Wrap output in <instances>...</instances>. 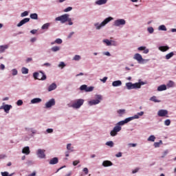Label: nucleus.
Segmentation results:
<instances>
[{
	"label": "nucleus",
	"instance_id": "9d476101",
	"mask_svg": "<svg viewBox=\"0 0 176 176\" xmlns=\"http://www.w3.org/2000/svg\"><path fill=\"white\" fill-rule=\"evenodd\" d=\"M54 105H56V100H54V98H52L46 102L45 107L46 108H52V107H53Z\"/></svg>",
	"mask_w": 176,
	"mask_h": 176
},
{
	"label": "nucleus",
	"instance_id": "72a5a7b5",
	"mask_svg": "<svg viewBox=\"0 0 176 176\" xmlns=\"http://www.w3.org/2000/svg\"><path fill=\"white\" fill-rule=\"evenodd\" d=\"M150 101H153V102H160V100H157L156 96L151 97Z\"/></svg>",
	"mask_w": 176,
	"mask_h": 176
},
{
	"label": "nucleus",
	"instance_id": "393cba45",
	"mask_svg": "<svg viewBox=\"0 0 176 176\" xmlns=\"http://www.w3.org/2000/svg\"><path fill=\"white\" fill-rule=\"evenodd\" d=\"M108 0H98L96 1V5H105Z\"/></svg>",
	"mask_w": 176,
	"mask_h": 176
},
{
	"label": "nucleus",
	"instance_id": "c03bdc74",
	"mask_svg": "<svg viewBox=\"0 0 176 176\" xmlns=\"http://www.w3.org/2000/svg\"><path fill=\"white\" fill-rule=\"evenodd\" d=\"M73 60H74V61H79V60H80V56H79V55H76V56L74 57Z\"/></svg>",
	"mask_w": 176,
	"mask_h": 176
},
{
	"label": "nucleus",
	"instance_id": "ea45409f",
	"mask_svg": "<svg viewBox=\"0 0 176 176\" xmlns=\"http://www.w3.org/2000/svg\"><path fill=\"white\" fill-rule=\"evenodd\" d=\"M168 87H174V82L172 80H170L167 84Z\"/></svg>",
	"mask_w": 176,
	"mask_h": 176
},
{
	"label": "nucleus",
	"instance_id": "cd10ccee",
	"mask_svg": "<svg viewBox=\"0 0 176 176\" xmlns=\"http://www.w3.org/2000/svg\"><path fill=\"white\" fill-rule=\"evenodd\" d=\"M174 56V52H170L169 54H166L165 56L166 60H170L171 57Z\"/></svg>",
	"mask_w": 176,
	"mask_h": 176
},
{
	"label": "nucleus",
	"instance_id": "f8f14e48",
	"mask_svg": "<svg viewBox=\"0 0 176 176\" xmlns=\"http://www.w3.org/2000/svg\"><path fill=\"white\" fill-rule=\"evenodd\" d=\"M37 155L40 159H45V150L43 149H38L37 151Z\"/></svg>",
	"mask_w": 176,
	"mask_h": 176
},
{
	"label": "nucleus",
	"instance_id": "4468645a",
	"mask_svg": "<svg viewBox=\"0 0 176 176\" xmlns=\"http://www.w3.org/2000/svg\"><path fill=\"white\" fill-rule=\"evenodd\" d=\"M30 21V18H25L23 20H21L18 24L17 27H21V25H24L26 23H28Z\"/></svg>",
	"mask_w": 176,
	"mask_h": 176
},
{
	"label": "nucleus",
	"instance_id": "13d9d810",
	"mask_svg": "<svg viewBox=\"0 0 176 176\" xmlns=\"http://www.w3.org/2000/svg\"><path fill=\"white\" fill-rule=\"evenodd\" d=\"M67 21L69 22V25H72V24H74V23H72V19L69 17L67 18Z\"/></svg>",
	"mask_w": 176,
	"mask_h": 176
},
{
	"label": "nucleus",
	"instance_id": "ddd939ff",
	"mask_svg": "<svg viewBox=\"0 0 176 176\" xmlns=\"http://www.w3.org/2000/svg\"><path fill=\"white\" fill-rule=\"evenodd\" d=\"M10 108H12V105L5 104L0 107V109H4L6 113H9V111H10Z\"/></svg>",
	"mask_w": 176,
	"mask_h": 176
},
{
	"label": "nucleus",
	"instance_id": "09e8293b",
	"mask_svg": "<svg viewBox=\"0 0 176 176\" xmlns=\"http://www.w3.org/2000/svg\"><path fill=\"white\" fill-rule=\"evenodd\" d=\"M140 118V116L138 115H135L133 117H129L128 118V119H131V120H133V119H139Z\"/></svg>",
	"mask_w": 176,
	"mask_h": 176
},
{
	"label": "nucleus",
	"instance_id": "f257e3e1",
	"mask_svg": "<svg viewBox=\"0 0 176 176\" xmlns=\"http://www.w3.org/2000/svg\"><path fill=\"white\" fill-rule=\"evenodd\" d=\"M33 77L34 79H38V80H46V75L42 72H34L33 74Z\"/></svg>",
	"mask_w": 176,
	"mask_h": 176
},
{
	"label": "nucleus",
	"instance_id": "0e129e2a",
	"mask_svg": "<svg viewBox=\"0 0 176 176\" xmlns=\"http://www.w3.org/2000/svg\"><path fill=\"white\" fill-rule=\"evenodd\" d=\"M116 157H122V153H118L116 155Z\"/></svg>",
	"mask_w": 176,
	"mask_h": 176
},
{
	"label": "nucleus",
	"instance_id": "6ab92c4d",
	"mask_svg": "<svg viewBox=\"0 0 176 176\" xmlns=\"http://www.w3.org/2000/svg\"><path fill=\"white\" fill-rule=\"evenodd\" d=\"M30 152L31 151H30L29 146H26V147L23 148L22 150V153H25V155H30Z\"/></svg>",
	"mask_w": 176,
	"mask_h": 176
},
{
	"label": "nucleus",
	"instance_id": "e2e57ef3",
	"mask_svg": "<svg viewBox=\"0 0 176 176\" xmlns=\"http://www.w3.org/2000/svg\"><path fill=\"white\" fill-rule=\"evenodd\" d=\"M52 132H53V129H47V133H52Z\"/></svg>",
	"mask_w": 176,
	"mask_h": 176
},
{
	"label": "nucleus",
	"instance_id": "6e6552de",
	"mask_svg": "<svg viewBox=\"0 0 176 176\" xmlns=\"http://www.w3.org/2000/svg\"><path fill=\"white\" fill-rule=\"evenodd\" d=\"M126 21L124 19H117L114 21L113 25L115 27H120V25H124Z\"/></svg>",
	"mask_w": 176,
	"mask_h": 176
},
{
	"label": "nucleus",
	"instance_id": "69168bd1",
	"mask_svg": "<svg viewBox=\"0 0 176 176\" xmlns=\"http://www.w3.org/2000/svg\"><path fill=\"white\" fill-rule=\"evenodd\" d=\"M50 65H50V63H44V64H43V66H44V67H50Z\"/></svg>",
	"mask_w": 176,
	"mask_h": 176
},
{
	"label": "nucleus",
	"instance_id": "aec40b11",
	"mask_svg": "<svg viewBox=\"0 0 176 176\" xmlns=\"http://www.w3.org/2000/svg\"><path fill=\"white\" fill-rule=\"evenodd\" d=\"M42 101V99L39 98H34L31 100L32 104H38Z\"/></svg>",
	"mask_w": 176,
	"mask_h": 176
},
{
	"label": "nucleus",
	"instance_id": "8fccbe9b",
	"mask_svg": "<svg viewBox=\"0 0 176 176\" xmlns=\"http://www.w3.org/2000/svg\"><path fill=\"white\" fill-rule=\"evenodd\" d=\"M12 72L13 76H16V75H17V74H18L17 69H13L12 70Z\"/></svg>",
	"mask_w": 176,
	"mask_h": 176
},
{
	"label": "nucleus",
	"instance_id": "2eb2a0df",
	"mask_svg": "<svg viewBox=\"0 0 176 176\" xmlns=\"http://www.w3.org/2000/svg\"><path fill=\"white\" fill-rule=\"evenodd\" d=\"M138 50H139L140 52H142L143 50V53L144 54H148L149 53V50L146 49V47H144V46L139 47L138 48Z\"/></svg>",
	"mask_w": 176,
	"mask_h": 176
},
{
	"label": "nucleus",
	"instance_id": "1a4fd4ad",
	"mask_svg": "<svg viewBox=\"0 0 176 176\" xmlns=\"http://www.w3.org/2000/svg\"><path fill=\"white\" fill-rule=\"evenodd\" d=\"M97 98L98 99L89 101V105H97V104H100V100H102V97L101 96L98 95L97 96Z\"/></svg>",
	"mask_w": 176,
	"mask_h": 176
},
{
	"label": "nucleus",
	"instance_id": "680f3d73",
	"mask_svg": "<svg viewBox=\"0 0 176 176\" xmlns=\"http://www.w3.org/2000/svg\"><path fill=\"white\" fill-rule=\"evenodd\" d=\"M38 30H31L30 31V32H31V34H32L33 35H34V34H36V32H37Z\"/></svg>",
	"mask_w": 176,
	"mask_h": 176
},
{
	"label": "nucleus",
	"instance_id": "5fc2aeb1",
	"mask_svg": "<svg viewBox=\"0 0 176 176\" xmlns=\"http://www.w3.org/2000/svg\"><path fill=\"white\" fill-rule=\"evenodd\" d=\"M148 31L149 34H153V31H154L153 28L152 27L148 28Z\"/></svg>",
	"mask_w": 176,
	"mask_h": 176
},
{
	"label": "nucleus",
	"instance_id": "39448f33",
	"mask_svg": "<svg viewBox=\"0 0 176 176\" xmlns=\"http://www.w3.org/2000/svg\"><path fill=\"white\" fill-rule=\"evenodd\" d=\"M122 130V126H115L113 129V130L110 132V135L111 137H115L116 135H118V133Z\"/></svg>",
	"mask_w": 176,
	"mask_h": 176
},
{
	"label": "nucleus",
	"instance_id": "37998d69",
	"mask_svg": "<svg viewBox=\"0 0 176 176\" xmlns=\"http://www.w3.org/2000/svg\"><path fill=\"white\" fill-rule=\"evenodd\" d=\"M86 89H87V85H82L80 87V90H82V91L85 90V91H86Z\"/></svg>",
	"mask_w": 176,
	"mask_h": 176
},
{
	"label": "nucleus",
	"instance_id": "864d4df0",
	"mask_svg": "<svg viewBox=\"0 0 176 176\" xmlns=\"http://www.w3.org/2000/svg\"><path fill=\"white\" fill-rule=\"evenodd\" d=\"M128 146H129V148H135V146H137V144L129 143Z\"/></svg>",
	"mask_w": 176,
	"mask_h": 176
},
{
	"label": "nucleus",
	"instance_id": "774afa93",
	"mask_svg": "<svg viewBox=\"0 0 176 176\" xmlns=\"http://www.w3.org/2000/svg\"><path fill=\"white\" fill-rule=\"evenodd\" d=\"M36 175V172H33L32 174L29 175L28 176H35Z\"/></svg>",
	"mask_w": 176,
	"mask_h": 176
},
{
	"label": "nucleus",
	"instance_id": "3c124183",
	"mask_svg": "<svg viewBox=\"0 0 176 176\" xmlns=\"http://www.w3.org/2000/svg\"><path fill=\"white\" fill-rule=\"evenodd\" d=\"M26 16H28V12L27 11L22 12L21 14V17H25Z\"/></svg>",
	"mask_w": 176,
	"mask_h": 176
},
{
	"label": "nucleus",
	"instance_id": "f3484780",
	"mask_svg": "<svg viewBox=\"0 0 176 176\" xmlns=\"http://www.w3.org/2000/svg\"><path fill=\"white\" fill-rule=\"evenodd\" d=\"M57 89V85L56 83H52L48 87V91H52V90H56Z\"/></svg>",
	"mask_w": 176,
	"mask_h": 176
},
{
	"label": "nucleus",
	"instance_id": "20e7f679",
	"mask_svg": "<svg viewBox=\"0 0 176 176\" xmlns=\"http://www.w3.org/2000/svg\"><path fill=\"white\" fill-rule=\"evenodd\" d=\"M85 100L83 99H78L74 101V102L72 104V108H75L76 109H79L81 106L83 105Z\"/></svg>",
	"mask_w": 176,
	"mask_h": 176
},
{
	"label": "nucleus",
	"instance_id": "c9c22d12",
	"mask_svg": "<svg viewBox=\"0 0 176 176\" xmlns=\"http://www.w3.org/2000/svg\"><path fill=\"white\" fill-rule=\"evenodd\" d=\"M103 43H106L107 46H111L112 45V43H111V41H109L108 39L103 40Z\"/></svg>",
	"mask_w": 176,
	"mask_h": 176
},
{
	"label": "nucleus",
	"instance_id": "79ce46f5",
	"mask_svg": "<svg viewBox=\"0 0 176 176\" xmlns=\"http://www.w3.org/2000/svg\"><path fill=\"white\" fill-rule=\"evenodd\" d=\"M51 50L52 52H58V50H60V47H57V46L53 47H52Z\"/></svg>",
	"mask_w": 176,
	"mask_h": 176
},
{
	"label": "nucleus",
	"instance_id": "603ef678",
	"mask_svg": "<svg viewBox=\"0 0 176 176\" xmlns=\"http://www.w3.org/2000/svg\"><path fill=\"white\" fill-rule=\"evenodd\" d=\"M59 68H64L65 67V63L64 62H60V64L58 65Z\"/></svg>",
	"mask_w": 176,
	"mask_h": 176
},
{
	"label": "nucleus",
	"instance_id": "6e6d98bb",
	"mask_svg": "<svg viewBox=\"0 0 176 176\" xmlns=\"http://www.w3.org/2000/svg\"><path fill=\"white\" fill-rule=\"evenodd\" d=\"M71 10H72V7H68L66 9L64 10V12H71Z\"/></svg>",
	"mask_w": 176,
	"mask_h": 176
},
{
	"label": "nucleus",
	"instance_id": "4d7b16f0",
	"mask_svg": "<svg viewBox=\"0 0 176 176\" xmlns=\"http://www.w3.org/2000/svg\"><path fill=\"white\" fill-rule=\"evenodd\" d=\"M79 163H80V162L79 160H75L73 162V165L78 166V164H79Z\"/></svg>",
	"mask_w": 176,
	"mask_h": 176
},
{
	"label": "nucleus",
	"instance_id": "a211bd4d",
	"mask_svg": "<svg viewBox=\"0 0 176 176\" xmlns=\"http://www.w3.org/2000/svg\"><path fill=\"white\" fill-rule=\"evenodd\" d=\"M112 164H113L112 162L111 161H108V160L104 161L102 162V166L104 167H109V166H112Z\"/></svg>",
	"mask_w": 176,
	"mask_h": 176
},
{
	"label": "nucleus",
	"instance_id": "5701e85b",
	"mask_svg": "<svg viewBox=\"0 0 176 176\" xmlns=\"http://www.w3.org/2000/svg\"><path fill=\"white\" fill-rule=\"evenodd\" d=\"M126 86L128 90H132L133 89H134V85L132 82H126Z\"/></svg>",
	"mask_w": 176,
	"mask_h": 176
},
{
	"label": "nucleus",
	"instance_id": "bf43d9fd",
	"mask_svg": "<svg viewBox=\"0 0 176 176\" xmlns=\"http://www.w3.org/2000/svg\"><path fill=\"white\" fill-rule=\"evenodd\" d=\"M83 171L86 175H87V174H89V169L87 168H84Z\"/></svg>",
	"mask_w": 176,
	"mask_h": 176
},
{
	"label": "nucleus",
	"instance_id": "58836bf2",
	"mask_svg": "<svg viewBox=\"0 0 176 176\" xmlns=\"http://www.w3.org/2000/svg\"><path fill=\"white\" fill-rule=\"evenodd\" d=\"M21 72H22V74H28V69H27V68H25V67H23V68L21 69Z\"/></svg>",
	"mask_w": 176,
	"mask_h": 176
},
{
	"label": "nucleus",
	"instance_id": "9b49d317",
	"mask_svg": "<svg viewBox=\"0 0 176 176\" xmlns=\"http://www.w3.org/2000/svg\"><path fill=\"white\" fill-rule=\"evenodd\" d=\"M129 122H131V118H126L124 120L118 122L116 126H118L120 127L121 126H124L126 123H129Z\"/></svg>",
	"mask_w": 176,
	"mask_h": 176
},
{
	"label": "nucleus",
	"instance_id": "473e14b6",
	"mask_svg": "<svg viewBox=\"0 0 176 176\" xmlns=\"http://www.w3.org/2000/svg\"><path fill=\"white\" fill-rule=\"evenodd\" d=\"M118 113H119V115L120 116H122V115H124V113H126V110L125 109H120V110H118Z\"/></svg>",
	"mask_w": 176,
	"mask_h": 176
},
{
	"label": "nucleus",
	"instance_id": "4c0bfd02",
	"mask_svg": "<svg viewBox=\"0 0 176 176\" xmlns=\"http://www.w3.org/2000/svg\"><path fill=\"white\" fill-rule=\"evenodd\" d=\"M106 145H107V146H110V148H113V142L112 141H109L106 142Z\"/></svg>",
	"mask_w": 176,
	"mask_h": 176
},
{
	"label": "nucleus",
	"instance_id": "c85d7f7f",
	"mask_svg": "<svg viewBox=\"0 0 176 176\" xmlns=\"http://www.w3.org/2000/svg\"><path fill=\"white\" fill-rule=\"evenodd\" d=\"M30 18L32 19V20H38V14L36 13L31 14Z\"/></svg>",
	"mask_w": 176,
	"mask_h": 176
},
{
	"label": "nucleus",
	"instance_id": "e433bc0d",
	"mask_svg": "<svg viewBox=\"0 0 176 176\" xmlns=\"http://www.w3.org/2000/svg\"><path fill=\"white\" fill-rule=\"evenodd\" d=\"M159 30L160 31H167V28H166V25H162L159 27Z\"/></svg>",
	"mask_w": 176,
	"mask_h": 176
},
{
	"label": "nucleus",
	"instance_id": "b1692460",
	"mask_svg": "<svg viewBox=\"0 0 176 176\" xmlns=\"http://www.w3.org/2000/svg\"><path fill=\"white\" fill-rule=\"evenodd\" d=\"M170 49V47L168 46H161L159 47V50H160L161 52H167V50H168Z\"/></svg>",
	"mask_w": 176,
	"mask_h": 176
},
{
	"label": "nucleus",
	"instance_id": "338daca9",
	"mask_svg": "<svg viewBox=\"0 0 176 176\" xmlns=\"http://www.w3.org/2000/svg\"><path fill=\"white\" fill-rule=\"evenodd\" d=\"M32 60V58H28L26 59V63H30V61Z\"/></svg>",
	"mask_w": 176,
	"mask_h": 176
},
{
	"label": "nucleus",
	"instance_id": "2f4dec72",
	"mask_svg": "<svg viewBox=\"0 0 176 176\" xmlns=\"http://www.w3.org/2000/svg\"><path fill=\"white\" fill-rule=\"evenodd\" d=\"M49 27H50V23H47L44 24V25L41 27V28H42L43 30H48V29H49Z\"/></svg>",
	"mask_w": 176,
	"mask_h": 176
},
{
	"label": "nucleus",
	"instance_id": "f704fd0d",
	"mask_svg": "<svg viewBox=\"0 0 176 176\" xmlns=\"http://www.w3.org/2000/svg\"><path fill=\"white\" fill-rule=\"evenodd\" d=\"M133 89H141L140 82H135L133 84Z\"/></svg>",
	"mask_w": 176,
	"mask_h": 176
},
{
	"label": "nucleus",
	"instance_id": "f03ea898",
	"mask_svg": "<svg viewBox=\"0 0 176 176\" xmlns=\"http://www.w3.org/2000/svg\"><path fill=\"white\" fill-rule=\"evenodd\" d=\"M68 17H69V14H65L62 16H58L55 19L56 21H60L62 24H64V23H67L68 21Z\"/></svg>",
	"mask_w": 176,
	"mask_h": 176
},
{
	"label": "nucleus",
	"instance_id": "4be33fe9",
	"mask_svg": "<svg viewBox=\"0 0 176 176\" xmlns=\"http://www.w3.org/2000/svg\"><path fill=\"white\" fill-rule=\"evenodd\" d=\"M58 163V158L54 157L50 161V164H57Z\"/></svg>",
	"mask_w": 176,
	"mask_h": 176
},
{
	"label": "nucleus",
	"instance_id": "de8ad7c7",
	"mask_svg": "<svg viewBox=\"0 0 176 176\" xmlns=\"http://www.w3.org/2000/svg\"><path fill=\"white\" fill-rule=\"evenodd\" d=\"M94 89V87H87L85 91H87V92L93 91Z\"/></svg>",
	"mask_w": 176,
	"mask_h": 176
},
{
	"label": "nucleus",
	"instance_id": "052dcab7",
	"mask_svg": "<svg viewBox=\"0 0 176 176\" xmlns=\"http://www.w3.org/2000/svg\"><path fill=\"white\" fill-rule=\"evenodd\" d=\"M23 104V100H19L16 102V104L20 107Z\"/></svg>",
	"mask_w": 176,
	"mask_h": 176
},
{
	"label": "nucleus",
	"instance_id": "7c9ffc66",
	"mask_svg": "<svg viewBox=\"0 0 176 176\" xmlns=\"http://www.w3.org/2000/svg\"><path fill=\"white\" fill-rule=\"evenodd\" d=\"M156 140V137L155 135H152L148 138V141H150L151 142H155V140Z\"/></svg>",
	"mask_w": 176,
	"mask_h": 176
},
{
	"label": "nucleus",
	"instance_id": "a878e982",
	"mask_svg": "<svg viewBox=\"0 0 176 176\" xmlns=\"http://www.w3.org/2000/svg\"><path fill=\"white\" fill-rule=\"evenodd\" d=\"M9 46L8 45H1L0 46V53H3L6 49H8Z\"/></svg>",
	"mask_w": 176,
	"mask_h": 176
},
{
	"label": "nucleus",
	"instance_id": "412c9836",
	"mask_svg": "<svg viewBox=\"0 0 176 176\" xmlns=\"http://www.w3.org/2000/svg\"><path fill=\"white\" fill-rule=\"evenodd\" d=\"M164 90H167V87L165 85H160L157 87L158 91H163Z\"/></svg>",
	"mask_w": 176,
	"mask_h": 176
},
{
	"label": "nucleus",
	"instance_id": "49530a36",
	"mask_svg": "<svg viewBox=\"0 0 176 176\" xmlns=\"http://www.w3.org/2000/svg\"><path fill=\"white\" fill-rule=\"evenodd\" d=\"M165 126H170L171 124V121L170 120H166L164 121Z\"/></svg>",
	"mask_w": 176,
	"mask_h": 176
},
{
	"label": "nucleus",
	"instance_id": "a18cd8bd",
	"mask_svg": "<svg viewBox=\"0 0 176 176\" xmlns=\"http://www.w3.org/2000/svg\"><path fill=\"white\" fill-rule=\"evenodd\" d=\"M160 144H162V140H160V142H155L154 143L155 148H159L160 146Z\"/></svg>",
	"mask_w": 176,
	"mask_h": 176
},
{
	"label": "nucleus",
	"instance_id": "bb28decb",
	"mask_svg": "<svg viewBox=\"0 0 176 176\" xmlns=\"http://www.w3.org/2000/svg\"><path fill=\"white\" fill-rule=\"evenodd\" d=\"M54 43H57L58 45H61V43H63V40H61V38H56L54 43H52L51 45H54Z\"/></svg>",
	"mask_w": 176,
	"mask_h": 176
},
{
	"label": "nucleus",
	"instance_id": "a19ab883",
	"mask_svg": "<svg viewBox=\"0 0 176 176\" xmlns=\"http://www.w3.org/2000/svg\"><path fill=\"white\" fill-rule=\"evenodd\" d=\"M1 174L2 176H12V175H13V173L10 175L8 172H1Z\"/></svg>",
	"mask_w": 176,
	"mask_h": 176
},
{
	"label": "nucleus",
	"instance_id": "0eeeda50",
	"mask_svg": "<svg viewBox=\"0 0 176 176\" xmlns=\"http://www.w3.org/2000/svg\"><path fill=\"white\" fill-rule=\"evenodd\" d=\"M157 115L158 116H160V118H164V116L166 118H168V111L160 109V111H158Z\"/></svg>",
	"mask_w": 176,
	"mask_h": 176
},
{
	"label": "nucleus",
	"instance_id": "c756f323",
	"mask_svg": "<svg viewBox=\"0 0 176 176\" xmlns=\"http://www.w3.org/2000/svg\"><path fill=\"white\" fill-rule=\"evenodd\" d=\"M72 144H67V150L70 151V152H74V147H72Z\"/></svg>",
	"mask_w": 176,
	"mask_h": 176
},
{
	"label": "nucleus",
	"instance_id": "423d86ee",
	"mask_svg": "<svg viewBox=\"0 0 176 176\" xmlns=\"http://www.w3.org/2000/svg\"><path fill=\"white\" fill-rule=\"evenodd\" d=\"M134 60H137L139 64H144L146 60L142 58V56L140 54H135L133 56Z\"/></svg>",
	"mask_w": 176,
	"mask_h": 176
},
{
	"label": "nucleus",
	"instance_id": "7ed1b4c3",
	"mask_svg": "<svg viewBox=\"0 0 176 176\" xmlns=\"http://www.w3.org/2000/svg\"><path fill=\"white\" fill-rule=\"evenodd\" d=\"M113 20V18L109 16L108 18H106L100 25H98V23L96 24V30H100L101 28V27H104V25H106V24H108V23H109V21Z\"/></svg>",
	"mask_w": 176,
	"mask_h": 176
},
{
	"label": "nucleus",
	"instance_id": "dca6fc26",
	"mask_svg": "<svg viewBox=\"0 0 176 176\" xmlns=\"http://www.w3.org/2000/svg\"><path fill=\"white\" fill-rule=\"evenodd\" d=\"M112 86L113 87H118L119 86H122V81L118 80H116V81H113L112 82Z\"/></svg>",
	"mask_w": 176,
	"mask_h": 176
}]
</instances>
